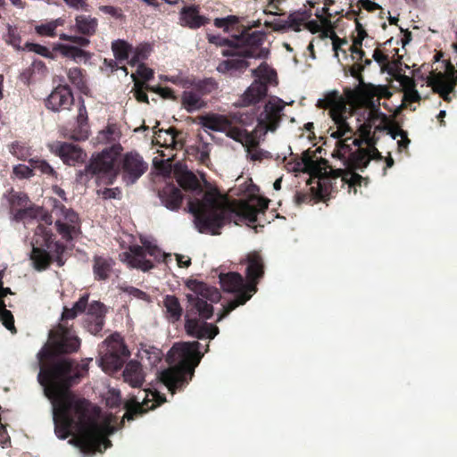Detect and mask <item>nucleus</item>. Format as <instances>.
Instances as JSON below:
<instances>
[{"mask_svg":"<svg viewBox=\"0 0 457 457\" xmlns=\"http://www.w3.org/2000/svg\"><path fill=\"white\" fill-rule=\"evenodd\" d=\"M79 338L74 332L59 324L49 331V340L37 353L40 370L37 381L52 404L54 433L60 439L67 438L74 430L78 436L69 440L85 454L103 452L112 446L107 438L117 428L109 422L100 423L88 411L89 402L77 399L69 387L78 383L81 374L78 366L59 354L78 351Z\"/></svg>","mask_w":457,"mask_h":457,"instance_id":"1","label":"nucleus"},{"mask_svg":"<svg viewBox=\"0 0 457 457\" xmlns=\"http://www.w3.org/2000/svg\"><path fill=\"white\" fill-rule=\"evenodd\" d=\"M317 106L330 108V116L334 121V126L329 128L330 137L337 139L332 156L338 159L345 169H362L367 167L370 160H382L371 134L369 140L361 133V138L352 137L353 129L347 121L348 112L345 106H340L337 92L333 97L320 98Z\"/></svg>","mask_w":457,"mask_h":457,"instance_id":"2","label":"nucleus"},{"mask_svg":"<svg viewBox=\"0 0 457 457\" xmlns=\"http://www.w3.org/2000/svg\"><path fill=\"white\" fill-rule=\"evenodd\" d=\"M188 212L194 215V222L200 233L220 234V229L226 223L247 220L255 222L257 216L268 208V202L262 198H253L249 203H243L238 211L223 202L220 195L205 192L202 200L189 201Z\"/></svg>","mask_w":457,"mask_h":457,"instance_id":"3","label":"nucleus"},{"mask_svg":"<svg viewBox=\"0 0 457 457\" xmlns=\"http://www.w3.org/2000/svg\"><path fill=\"white\" fill-rule=\"evenodd\" d=\"M187 287L191 291L186 295L189 304L185 322L187 333L198 339H213L219 334L218 327L205 321L201 323L196 319L189 318V315L197 314L203 320L211 319L213 314L212 303L220 301V291L214 287L195 279L188 280Z\"/></svg>","mask_w":457,"mask_h":457,"instance_id":"4","label":"nucleus"},{"mask_svg":"<svg viewBox=\"0 0 457 457\" xmlns=\"http://www.w3.org/2000/svg\"><path fill=\"white\" fill-rule=\"evenodd\" d=\"M200 343H177L169 350L166 361L169 368L157 372L159 381L173 395L185 387L194 376L195 369L204 354Z\"/></svg>","mask_w":457,"mask_h":457,"instance_id":"5","label":"nucleus"},{"mask_svg":"<svg viewBox=\"0 0 457 457\" xmlns=\"http://www.w3.org/2000/svg\"><path fill=\"white\" fill-rule=\"evenodd\" d=\"M247 264L245 273L247 281L237 272L220 273L219 276L221 288L228 293H234V299L224 307V313L218 316L220 322L237 306L245 304L257 291L258 279L263 275V261L258 253H251L245 258Z\"/></svg>","mask_w":457,"mask_h":457,"instance_id":"6","label":"nucleus"},{"mask_svg":"<svg viewBox=\"0 0 457 457\" xmlns=\"http://www.w3.org/2000/svg\"><path fill=\"white\" fill-rule=\"evenodd\" d=\"M286 104L278 97H270L264 104L263 111L259 114L256 128L251 132L245 129H242L241 134L245 136V140L243 138L236 141L241 143L245 148L247 158L252 161H262L270 156L269 152L259 147V143L268 131L273 132L278 128Z\"/></svg>","mask_w":457,"mask_h":457,"instance_id":"7","label":"nucleus"},{"mask_svg":"<svg viewBox=\"0 0 457 457\" xmlns=\"http://www.w3.org/2000/svg\"><path fill=\"white\" fill-rule=\"evenodd\" d=\"M116 155L108 149L93 155L83 170L77 173V180L86 184L91 179H95L97 186L112 185L118 176L115 168Z\"/></svg>","mask_w":457,"mask_h":457,"instance_id":"8","label":"nucleus"},{"mask_svg":"<svg viewBox=\"0 0 457 457\" xmlns=\"http://www.w3.org/2000/svg\"><path fill=\"white\" fill-rule=\"evenodd\" d=\"M31 245L30 258L36 269H46L54 256L58 257L59 265H62L59 255L63 253L64 246L60 243L54 242L53 234L48 228L43 225L37 227Z\"/></svg>","mask_w":457,"mask_h":457,"instance_id":"9","label":"nucleus"},{"mask_svg":"<svg viewBox=\"0 0 457 457\" xmlns=\"http://www.w3.org/2000/svg\"><path fill=\"white\" fill-rule=\"evenodd\" d=\"M252 74L255 79L241 96L237 106H249L258 103L266 96L268 84L275 81L277 77L276 71L265 62L252 70Z\"/></svg>","mask_w":457,"mask_h":457,"instance_id":"10","label":"nucleus"},{"mask_svg":"<svg viewBox=\"0 0 457 457\" xmlns=\"http://www.w3.org/2000/svg\"><path fill=\"white\" fill-rule=\"evenodd\" d=\"M106 352L97 360L102 370L108 374L119 370L129 356V351L118 333L111 335L105 341Z\"/></svg>","mask_w":457,"mask_h":457,"instance_id":"11","label":"nucleus"},{"mask_svg":"<svg viewBox=\"0 0 457 457\" xmlns=\"http://www.w3.org/2000/svg\"><path fill=\"white\" fill-rule=\"evenodd\" d=\"M265 38L266 33L264 31L250 32V27L244 28L239 34L235 35V40H237L235 48L240 49L245 56L253 59H267L270 50L262 47Z\"/></svg>","mask_w":457,"mask_h":457,"instance_id":"12","label":"nucleus"},{"mask_svg":"<svg viewBox=\"0 0 457 457\" xmlns=\"http://www.w3.org/2000/svg\"><path fill=\"white\" fill-rule=\"evenodd\" d=\"M142 243L143 246L134 245L130 247L131 253L127 256V260L132 268L147 271L154 268L153 262L146 259L147 254L154 257V260L158 262L163 260L165 254L161 249L152 245L150 242L142 241Z\"/></svg>","mask_w":457,"mask_h":457,"instance_id":"13","label":"nucleus"},{"mask_svg":"<svg viewBox=\"0 0 457 457\" xmlns=\"http://www.w3.org/2000/svg\"><path fill=\"white\" fill-rule=\"evenodd\" d=\"M454 73V68L449 63L447 64V73L432 72L426 78L420 77L426 80L428 86L433 88L434 92L439 94L445 101L450 102L452 100L451 94L457 82Z\"/></svg>","mask_w":457,"mask_h":457,"instance_id":"14","label":"nucleus"},{"mask_svg":"<svg viewBox=\"0 0 457 457\" xmlns=\"http://www.w3.org/2000/svg\"><path fill=\"white\" fill-rule=\"evenodd\" d=\"M198 123L204 129H210L216 132H223L227 137L233 140H238L246 138L245 136H242L241 131L243 129H239L231 125L230 119L225 115L218 113H208L198 117Z\"/></svg>","mask_w":457,"mask_h":457,"instance_id":"15","label":"nucleus"},{"mask_svg":"<svg viewBox=\"0 0 457 457\" xmlns=\"http://www.w3.org/2000/svg\"><path fill=\"white\" fill-rule=\"evenodd\" d=\"M221 54L228 57L221 61L216 67V71L224 75L237 77L242 74L249 67L248 56H245L238 48H227L221 51Z\"/></svg>","mask_w":457,"mask_h":457,"instance_id":"16","label":"nucleus"},{"mask_svg":"<svg viewBox=\"0 0 457 457\" xmlns=\"http://www.w3.org/2000/svg\"><path fill=\"white\" fill-rule=\"evenodd\" d=\"M364 106L365 109L359 113L362 119V123L360 124L358 131L369 140L372 128L379 129V125H377V122L382 123L386 120V114L380 111L378 100L367 99L364 101Z\"/></svg>","mask_w":457,"mask_h":457,"instance_id":"17","label":"nucleus"},{"mask_svg":"<svg viewBox=\"0 0 457 457\" xmlns=\"http://www.w3.org/2000/svg\"><path fill=\"white\" fill-rule=\"evenodd\" d=\"M147 170V163L136 152L124 155L122 162V179L127 185L134 184Z\"/></svg>","mask_w":457,"mask_h":457,"instance_id":"18","label":"nucleus"},{"mask_svg":"<svg viewBox=\"0 0 457 457\" xmlns=\"http://www.w3.org/2000/svg\"><path fill=\"white\" fill-rule=\"evenodd\" d=\"M74 105V96L68 85H59L46 100L47 109L55 112L70 111Z\"/></svg>","mask_w":457,"mask_h":457,"instance_id":"19","label":"nucleus"},{"mask_svg":"<svg viewBox=\"0 0 457 457\" xmlns=\"http://www.w3.org/2000/svg\"><path fill=\"white\" fill-rule=\"evenodd\" d=\"M357 37L354 39L353 44L349 46V50L351 51V58L352 60L355 61V64L350 68V74L354 78H358L363 71L364 68L371 64L370 59H365L364 65L359 63V62L361 61L365 56V53L361 49V46L363 39L367 37V33L364 29L361 28L360 23H357Z\"/></svg>","mask_w":457,"mask_h":457,"instance_id":"20","label":"nucleus"},{"mask_svg":"<svg viewBox=\"0 0 457 457\" xmlns=\"http://www.w3.org/2000/svg\"><path fill=\"white\" fill-rule=\"evenodd\" d=\"M105 312V306L98 301H94L88 305L84 320V326L88 332L97 335L102 331L104 325Z\"/></svg>","mask_w":457,"mask_h":457,"instance_id":"21","label":"nucleus"},{"mask_svg":"<svg viewBox=\"0 0 457 457\" xmlns=\"http://www.w3.org/2000/svg\"><path fill=\"white\" fill-rule=\"evenodd\" d=\"M51 151L58 155L64 163L70 166H73L77 162L83 161L86 156L85 153L79 147L66 142H56L53 144L51 145Z\"/></svg>","mask_w":457,"mask_h":457,"instance_id":"22","label":"nucleus"},{"mask_svg":"<svg viewBox=\"0 0 457 457\" xmlns=\"http://www.w3.org/2000/svg\"><path fill=\"white\" fill-rule=\"evenodd\" d=\"M209 18L199 14L196 5H187L179 11V23L190 29H197L209 23Z\"/></svg>","mask_w":457,"mask_h":457,"instance_id":"23","label":"nucleus"},{"mask_svg":"<svg viewBox=\"0 0 457 457\" xmlns=\"http://www.w3.org/2000/svg\"><path fill=\"white\" fill-rule=\"evenodd\" d=\"M158 197L165 208L171 212H176L181 206L183 194L176 186L168 184L159 190Z\"/></svg>","mask_w":457,"mask_h":457,"instance_id":"24","label":"nucleus"},{"mask_svg":"<svg viewBox=\"0 0 457 457\" xmlns=\"http://www.w3.org/2000/svg\"><path fill=\"white\" fill-rule=\"evenodd\" d=\"M123 378L132 387H141L145 382V373L139 361H129L123 370Z\"/></svg>","mask_w":457,"mask_h":457,"instance_id":"25","label":"nucleus"},{"mask_svg":"<svg viewBox=\"0 0 457 457\" xmlns=\"http://www.w3.org/2000/svg\"><path fill=\"white\" fill-rule=\"evenodd\" d=\"M54 50L60 52L63 57L69 58L78 63L82 62H87L91 58L89 52L68 44H54Z\"/></svg>","mask_w":457,"mask_h":457,"instance_id":"26","label":"nucleus"},{"mask_svg":"<svg viewBox=\"0 0 457 457\" xmlns=\"http://www.w3.org/2000/svg\"><path fill=\"white\" fill-rule=\"evenodd\" d=\"M178 164L175 165L176 179L179 185L185 190L196 193H203L201 184L197 177L190 170H178Z\"/></svg>","mask_w":457,"mask_h":457,"instance_id":"27","label":"nucleus"},{"mask_svg":"<svg viewBox=\"0 0 457 457\" xmlns=\"http://www.w3.org/2000/svg\"><path fill=\"white\" fill-rule=\"evenodd\" d=\"M113 260L109 257L96 256L94 258L93 271L96 279L105 280L109 278L113 266Z\"/></svg>","mask_w":457,"mask_h":457,"instance_id":"28","label":"nucleus"},{"mask_svg":"<svg viewBox=\"0 0 457 457\" xmlns=\"http://www.w3.org/2000/svg\"><path fill=\"white\" fill-rule=\"evenodd\" d=\"M97 26V19L90 15L81 14L75 18V29L82 35L93 36L96 31Z\"/></svg>","mask_w":457,"mask_h":457,"instance_id":"29","label":"nucleus"},{"mask_svg":"<svg viewBox=\"0 0 457 457\" xmlns=\"http://www.w3.org/2000/svg\"><path fill=\"white\" fill-rule=\"evenodd\" d=\"M8 294H12L9 287H0V320L3 325L11 332H15L14 320L12 312L5 309V303L3 298Z\"/></svg>","mask_w":457,"mask_h":457,"instance_id":"30","label":"nucleus"},{"mask_svg":"<svg viewBox=\"0 0 457 457\" xmlns=\"http://www.w3.org/2000/svg\"><path fill=\"white\" fill-rule=\"evenodd\" d=\"M147 391L139 392L137 395L131 396L130 400L126 403V408L133 411L135 413H142L147 409H153L154 404L148 406Z\"/></svg>","mask_w":457,"mask_h":457,"instance_id":"31","label":"nucleus"},{"mask_svg":"<svg viewBox=\"0 0 457 457\" xmlns=\"http://www.w3.org/2000/svg\"><path fill=\"white\" fill-rule=\"evenodd\" d=\"M181 103L188 112H194L204 106L202 95L194 91H184L181 96Z\"/></svg>","mask_w":457,"mask_h":457,"instance_id":"32","label":"nucleus"},{"mask_svg":"<svg viewBox=\"0 0 457 457\" xmlns=\"http://www.w3.org/2000/svg\"><path fill=\"white\" fill-rule=\"evenodd\" d=\"M137 355L142 361H147L151 367H154L162 360V353L155 346L145 345H141Z\"/></svg>","mask_w":457,"mask_h":457,"instance_id":"33","label":"nucleus"},{"mask_svg":"<svg viewBox=\"0 0 457 457\" xmlns=\"http://www.w3.org/2000/svg\"><path fill=\"white\" fill-rule=\"evenodd\" d=\"M163 305L170 321L174 323L179 320L182 315V308L179 299L175 295H166L163 300Z\"/></svg>","mask_w":457,"mask_h":457,"instance_id":"34","label":"nucleus"},{"mask_svg":"<svg viewBox=\"0 0 457 457\" xmlns=\"http://www.w3.org/2000/svg\"><path fill=\"white\" fill-rule=\"evenodd\" d=\"M210 152L211 145L210 144L204 142L202 137H200V142L192 146L188 150V154H192L197 161H199L202 164L208 165L210 162Z\"/></svg>","mask_w":457,"mask_h":457,"instance_id":"35","label":"nucleus"},{"mask_svg":"<svg viewBox=\"0 0 457 457\" xmlns=\"http://www.w3.org/2000/svg\"><path fill=\"white\" fill-rule=\"evenodd\" d=\"M258 118L259 115L256 116L253 111H237L229 113L231 124L235 122L244 127L251 126L254 121L258 122Z\"/></svg>","mask_w":457,"mask_h":457,"instance_id":"36","label":"nucleus"},{"mask_svg":"<svg viewBox=\"0 0 457 457\" xmlns=\"http://www.w3.org/2000/svg\"><path fill=\"white\" fill-rule=\"evenodd\" d=\"M312 16L310 10H298L291 12L287 17L289 29L295 31H300L301 26Z\"/></svg>","mask_w":457,"mask_h":457,"instance_id":"37","label":"nucleus"},{"mask_svg":"<svg viewBox=\"0 0 457 457\" xmlns=\"http://www.w3.org/2000/svg\"><path fill=\"white\" fill-rule=\"evenodd\" d=\"M112 50L114 57L118 61H124L129 59V55L133 53V47L126 41L118 39L112 44Z\"/></svg>","mask_w":457,"mask_h":457,"instance_id":"38","label":"nucleus"},{"mask_svg":"<svg viewBox=\"0 0 457 457\" xmlns=\"http://www.w3.org/2000/svg\"><path fill=\"white\" fill-rule=\"evenodd\" d=\"M131 78L133 79L134 81V96L136 97V99L138 102L148 103V96L144 91V89L154 91V88L148 85H145L144 83L138 82L137 79L135 78L134 73L131 75Z\"/></svg>","mask_w":457,"mask_h":457,"instance_id":"39","label":"nucleus"},{"mask_svg":"<svg viewBox=\"0 0 457 457\" xmlns=\"http://www.w3.org/2000/svg\"><path fill=\"white\" fill-rule=\"evenodd\" d=\"M68 79L70 82L79 90L85 87V82L82 75V71L79 68H71L68 71Z\"/></svg>","mask_w":457,"mask_h":457,"instance_id":"40","label":"nucleus"},{"mask_svg":"<svg viewBox=\"0 0 457 457\" xmlns=\"http://www.w3.org/2000/svg\"><path fill=\"white\" fill-rule=\"evenodd\" d=\"M389 133L391 135L392 139L395 140L398 137L400 138L397 141V145L401 151L408 148L411 140L408 138V133L406 131L401 129H397L395 130H390Z\"/></svg>","mask_w":457,"mask_h":457,"instance_id":"41","label":"nucleus"},{"mask_svg":"<svg viewBox=\"0 0 457 457\" xmlns=\"http://www.w3.org/2000/svg\"><path fill=\"white\" fill-rule=\"evenodd\" d=\"M25 49L29 52H32L35 54H37L43 57L48 58V59H54V54L52 51H50L46 46H44L39 44L36 43H26Z\"/></svg>","mask_w":457,"mask_h":457,"instance_id":"42","label":"nucleus"},{"mask_svg":"<svg viewBox=\"0 0 457 457\" xmlns=\"http://www.w3.org/2000/svg\"><path fill=\"white\" fill-rule=\"evenodd\" d=\"M207 38L209 43L212 45L218 46H228V48H234L235 43H237V40H235V35L232 38L223 37L220 35H208Z\"/></svg>","mask_w":457,"mask_h":457,"instance_id":"43","label":"nucleus"},{"mask_svg":"<svg viewBox=\"0 0 457 457\" xmlns=\"http://www.w3.org/2000/svg\"><path fill=\"white\" fill-rule=\"evenodd\" d=\"M195 86L199 91H201L202 95L211 93L218 88V83L212 78L198 80Z\"/></svg>","mask_w":457,"mask_h":457,"instance_id":"44","label":"nucleus"},{"mask_svg":"<svg viewBox=\"0 0 457 457\" xmlns=\"http://www.w3.org/2000/svg\"><path fill=\"white\" fill-rule=\"evenodd\" d=\"M30 165L32 166L33 170H39L43 174H48V175H55V171L53 169V167L50 166L48 162H46L45 160L40 159H31L29 161Z\"/></svg>","mask_w":457,"mask_h":457,"instance_id":"45","label":"nucleus"},{"mask_svg":"<svg viewBox=\"0 0 457 457\" xmlns=\"http://www.w3.org/2000/svg\"><path fill=\"white\" fill-rule=\"evenodd\" d=\"M54 212L56 214H61L63 219L70 223H75L78 220L76 212L71 209L65 208L62 204H55L54 206Z\"/></svg>","mask_w":457,"mask_h":457,"instance_id":"46","label":"nucleus"},{"mask_svg":"<svg viewBox=\"0 0 457 457\" xmlns=\"http://www.w3.org/2000/svg\"><path fill=\"white\" fill-rule=\"evenodd\" d=\"M78 125L82 128L87 122V112L84 104L83 98L79 99L77 114L74 117Z\"/></svg>","mask_w":457,"mask_h":457,"instance_id":"47","label":"nucleus"},{"mask_svg":"<svg viewBox=\"0 0 457 457\" xmlns=\"http://www.w3.org/2000/svg\"><path fill=\"white\" fill-rule=\"evenodd\" d=\"M96 194L98 195H101L104 200L120 199L121 196V191L120 190L119 187L99 188L96 190Z\"/></svg>","mask_w":457,"mask_h":457,"instance_id":"48","label":"nucleus"},{"mask_svg":"<svg viewBox=\"0 0 457 457\" xmlns=\"http://www.w3.org/2000/svg\"><path fill=\"white\" fill-rule=\"evenodd\" d=\"M133 55L129 61L130 65L136 66L138 63H142L141 62L147 58L148 49L146 46L137 47L135 50L133 49Z\"/></svg>","mask_w":457,"mask_h":457,"instance_id":"49","label":"nucleus"},{"mask_svg":"<svg viewBox=\"0 0 457 457\" xmlns=\"http://www.w3.org/2000/svg\"><path fill=\"white\" fill-rule=\"evenodd\" d=\"M106 404L110 408L118 407L121 403L120 392L118 389H109L106 396Z\"/></svg>","mask_w":457,"mask_h":457,"instance_id":"50","label":"nucleus"},{"mask_svg":"<svg viewBox=\"0 0 457 457\" xmlns=\"http://www.w3.org/2000/svg\"><path fill=\"white\" fill-rule=\"evenodd\" d=\"M264 25L266 27H270L275 31L278 32H285L289 29L287 19V20H281V19H276L274 18L272 21H265Z\"/></svg>","mask_w":457,"mask_h":457,"instance_id":"51","label":"nucleus"},{"mask_svg":"<svg viewBox=\"0 0 457 457\" xmlns=\"http://www.w3.org/2000/svg\"><path fill=\"white\" fill-rule=\"evenodd\" d=\"M13 174L19 179H28L33 176L32 166H27L25 164H18L13 167Z\"/></svg>","mask_w":457,"mask_h":457,"instance_id":"52","label":"nucleus"},{"mask_svg":"<svg viewBox=\"0 0 457 457\" xmlns=\"http://www.w3.org/2000/svg\"><path fill=\"white\" fill-rule=\"evenodd\" d=\"M35 30L37 34L43 37H54L55 36V29L54 28V24L51 21H48L44 24L37 25L35 27Z\"/></svg>","mask_w":457,"mask_h":457,"instance_id":"53","label":"nucleus"},{"mask_svg":"<svg viewBox=\"0 0 457 457\" xmlns=\"http://www.w3.org/2000/svg\"><path fill=\"white\" fill-rule=\"evenodd\" d=\"M135 76L140 77L144 80V84L145 81L150 80L154 76V71L148 67H146L144 63L137 64V71Z\"/></svg>","mask_w":457,"mask_h":457,"instance_id":"54","label":"nucleus"},{"mask_svg":"<svg viewBox=\"0 0 457 457\" xmlns=\"http://www.w3.org/2000/svg\"><path fill=\"white\" fill-rule=\"evenodd\" d=\"M38 210H34L32 208H25L20 209L14 214V219L16 220H23L27 218H34L37 215Z\"/></svg>","mask_w":457,"mask_h":457,"instance_id":"55","label":"nucleus"},{"mask_svg":"<svg viewBox=\"0 0 457 457\" xmlns=\"http://www.w3.org/2000/svg\"><path fill=\"white\" fill-rule=\"evenodd\" d=\"M89 295L87 294L83 295L72 306V309L76 312V313L79 315V313H82L87 305Z\"/></svg>","mask_w":457,"mask_h":457,"instance_id":"56","label":"nucleus"},{"mask_svg":"<svg viewBox=\"0 0 457 457\" xmlns=\"http://www.w3.org/2000/svg\"><path fill=\"white\" fill-rule=\"evenodd\" d=\"M420 95L418 90L413 87L404 91L403 101L407 103H415L420 100Z\"/></svg>","mask_w":457,"mask_h":457,"instance_id":"57","label":"nucleus"},{"mask_svg":"<svg viewBox=\"0 0 457 457\" xmlns=\"http://www.w3.org/2000/svg\"><path fill=\"white\" fill-rule=\"evenodd\" d=\"M239 22V17L236 15H228L223 18H216L213 21L215 26H221L222 23H228L229 26L237 24Z\"/></svg>","mask_w":457,"mask_h":457,"instance_id":"58","label":"nucleus"},{"mask_svg":"<svg viewBox=\"0 0 457 457\" xmlns=\"http://www.w3.org/2000/svg\"><path fill=\"white\" fill-rule=\"evenodd\" d=\"M55 227L62 237L67 239L71 237V226L69 224L63 223L60 220H57L55 221Z\"/></svg>","mask_w":457,"mask_h":457,"instance_id":"59","label":"nucleus"},{"mask_svg":"<svg viewBox=\"0 0 457 457\" xmlns=\"http://www.w3.org/2000/svg\"><path fill=\"white\" fill-rule=\"evenodd\" d=\"M99 9L104 13L109 14L116 19H120L122 16L120 9L112 6V5H103V6H100Z\"/></svg>","mask_w":457,"mask_h":457,"instance_id":"60","label":"nucleus"},{"mask_svg":"<svg viewBox=\"0 0 457 457\" xmlns=\"http://www.w3.org/2000/svg\"><path fill=\"white\" fill-rule=\"evenodd\" d=\"M404 91L416 87L414 80L407 75H400L398 79Z\"/></svg>","mask_w":457,"mask_h":457,"instance_id":"61","label":"nucleus"},{"mask_svg":"<svg viewBox=\"0 0 457 457\" xmlns=\"http://www.w3.org/2000/svg\"><path fill=\"white\" fill-rule=\"evenodd\" d=\"M304 25H305V28L313 34L319 32L321 29V26H323L322 23L320 22V21H318L315 20H311V21L307 20V21H305Z\"/></svg>","mask_w":457,"mask_h":457,"instance_id":"62","label":"nucleus"},{"mask_svg":"<svg viewBox=\"0 0 457 457\" xmlns=\"http://www.w3.org/2000/svg\"><path fill=\"white\" fill-rule=\"evenodd\" d=\"M71 42H72L81 47L87 46L90 44L89 37L82 35V34H81V36H71Z\"/></svg>","mask_w":457,"mask_h":457,"instance_id":"63","label":"nucleus"},{"mask_svg":"<svg viewBox=\"0 0 457 457\" xmlns=\"http://www.w3.org/2000/svg\"><path fill=\"white\" fill-rule=\"evenodd\" d=\"M372 58L374 59V61L377 63H378L380 65H383V64H385L386 62H388L387 55L382 54L379 50H375L373 52Z\"/></svg>","mask_w":457,"mask_h":457,"instance_id":"64","label":"nucleus"}]
</instances>
